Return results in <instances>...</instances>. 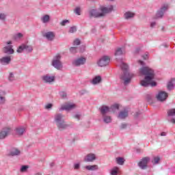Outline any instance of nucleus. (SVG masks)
Segmentation results:
<instances>
[{
  "mask_svg": "<svg viewBox=\"0 0 175 175\" xmlns=\"http://www.w3.org/2000/svg\"><path fill=\"white\" fill-rule=\"evenodd\" d=\"M138 64L140 66H142L139 69L140 75L145 76L144 79L140 82L141 85L142 87H156L157 82L153 81L155 77L154 70L148 66H146V63L142 60H139Z\"/></svg>",
  "mask_w": 175,
  "mask_h": 175,
  "instance_id": "1",
  "label": "nucleus"
},
{
  "mask_svg": "<svg viewBox=\"0 0 175 175\" xmlns=\"http://www.w3.org/2000/svg\"><path fill=\"white\" fill-rule=\"evenodd\" d=\"M113 5H109L107 7H101L100 9H92L89 11V17L92 18H98L99 17H103L107 13H111L113 12Z\"/></svg>",
  "mask_w": 175,
  "mask_h": 175,
  "instance_id": "2",
  "label": "nucleus"
},
{
  "mask_svg": "<svg viewBox=\"0 0 175 175\" xmlns=\"http://www.w3.org/2000/svg\"><path fill=\"white\" fill-rule=\"evenodd\" d=\"M118 66H120L122 70L123 71L122 75L120 76L121 80L124 81V85H128L132 80V75L129 74L128 71V65L122 62V59H117Z\"/></svg>",
  "mask_w": 175,
  "mask_h": 175,
  "instance_id": "3",
  "label": "nucleus"
},
{
  "mask_svg": "<svg viewBox=\"0 0 175 175\" xmlns=\"http://www.w3.org/2000/svg\"><path fill=\"white\" fill-rule=\"evenodd\" d=\"M118 109H120V105L118 104H114L111 107L103 105L100 108V111L102 116H106V114H107V113H110V111L116 113V111L118 110Z\"/></svg>",
  "mask_w": 175,
  "mask_h": 175,
  "instance_id": "4",
  "label": "nucleus"
},
{
  "mask_svg": "<svg viewBox=\"0 0 175 175\" xmlns=\"http://www.w3.org/2000/svg\"><path fill=\"white\" fill-rule=\"evenodd\" d=\"M12 44L13 42L12 40L5 42V45L2 49L3 54H7V55H12L14 54V49H13Z\"/></svg>",
  "mask_w": 175,
  "mask_h": 175,
  "instance_id": "5",
  "label": "nucleus"
},
{
  "mask_svg": "<svg viewBox=\"0 0 175 175\" xmlns=\"http://www.w3.org/2000/svg\"><path fill=\"white\" fill-rule=\"evenodd\" d=\"M62 56L59 54H57L53 57L52 60V66H54L57 70L62 69V62H61Z\"/></svg>",
  "mask_w": 175,
  "mask_h": 175,
  "instance_id": "6",
  "label": "nucleus"
},
{
  "mask_svg": "<svg viewBox=\"0 0 175 175\" xmlns=\"http://www.w3.org/2000/svg\"><path fill=\"white\" fill-rule=\"evenodd\" d=\"M151 159L148 157H144L141 159V161L138 163V166L142 169V170H145V169H147L148 166V162Z\"/></svg>",
  "mask_w": 175,
  "mask_h": 175,
  "instance_id": "7",
  "label": "nucleus"
},
{
  "mask_svg": "<svg viewBox=\"0 0 175 175\" xmlns=\"http://www.w3.org/2000/svg\"><path fill=\"white\" fill-rule=\"evenodd\" d=\"M76 105L73 103H66L61 106L60 108H59V111H64V110H66V111H69L70 110H73V109H75Z\"/></svg>",
  "mask_w": 175,
  "mask_h": 175,
  "instance_id": "8",
  "label": "nucleus"
},
{
  "mask_svg": "<svg viewBox=\"0 0 175 175\" xmlns=\"http://www.w3.org/2000/svg\"><path fill=\"white\" fill-rule=\"evenodd\" d=\"M109 63L110 57H109V56H103L97 62V64L101 68L103 66H107V64Z\"/></svg>",
  "mask_w": 175,
  "mask_h": 175,
  "instance_id": "9",
  "label": "nucleus"
},
{
  "mask_svg": "<svg viewBox=\"0 0 175 175\" xmlns=\"http://www.w3.org/2000/svg\"><path fill=\"white\" fill-rule=\"evenodd\" d=\"M12 132V129L10 127H5L0 131V140H3L5 137H8Z\"/></svg>",
  "mask_w": 175,
  "mask_h": 175,
  "instance_id": "10",
  "label": "nucleus"
},
{
  "mask_svg": "<svg viewBox=\"0 0 175 175\" xmlns=\"http://www.w3.org/2000/svg\"><path fill=\"white\" fill-rule=\"evenodd\" d=\"M169 94L166 92L161 91L158 93L156 98L159 102H165Z\"/></svg>",
  "mask_w": 175,
  "mask_h": 175,
  "instance_id": "11",
  "label": "nucleus"
},
{
  "mask_svg": "<svg viewBox=\"0 0 175 175\" xmlns=\"http://www.w3.org/2000/svg\"><path fill=\"white\" fill-rule=\"evenodd\" d=\"M8 155V157H18L21 155V150L17 148H11Z\"/></svg>",
  "mask_w": 175,
  "mask_h": 175,
  "instance_id": "12",
  "label": "nucleus"
},
{
  "mask_svg": "<svg viewBox=\"0 0 175 175\" xmlns=\"http://www.w3.org/2000/svg\"><path fill=\"white\" fill-rule=\"evenodd\" d=\"M86 61H87V59H85V57H81L75 59L72 62V65L74 66H81V65H84V64H85Z\"/></svg>",
  "mask_w": 175,
  "mask_h": 175,
  "instance_id": "13",
  "label": "nucleus"
},
{
  "mask_svg": "<svg viewBox=\"0 0 175 175\" xmlns=\"http://www.w3.org/2000/svg\"><path fill=\"white\" fill-rule=\"evenodd\" d=\"M169 9V5H164L160 10H159L157 14H156V18H162L163 17V14H165V12Z\"/></svg>",
  "mask_w": 175,
  "mask_h": 175,
  "instance_id": "14",
  "label": "nucleus"
},
{
  "mask_svg": "<svg viewBox=\"0 0 175 175\" xmlns=\"http://www.w3.org/2000/svg\"><path fill=\"white\" fill-rule=\"evenodd\" d=\"M10 62H12V56L10 55L3 56L0 58V65H9Z\"/></svg>",
  "mask_w": 175,
  "mask_h": 175,
  "instance_id": "15",
  "label": "nucleus"
},
{
  "mask_svg": "<svg viewBox=\"0 0 175 175\" xmlns=\"http://www.w3.org/2000/svg\"><path fill=\"white\" fill-rule=\"evenodd\" d=\"M42 80L44 83L51 84V83H54L55 81V77L50 75H46L42 77Z\"/></svg>",
  "mask_w": 175,
  "mask_h": 175,
  "instance_id": "16",
  "label": "nucleus"
},
{
  "mask_svg": "<svg viewBox=\"0 0 175 175\" xmlns=\"http://www.w3.org/2000/svg\"><path fill=\"white\" fill-rule=\"evenodd\" d=\"M128 116H129V111L125 109L120 111L118 114V118L119 120H125V118H128Z\"/></svg>",
  "mask_w": 175,
  "mask_h": 175,
  "instance_id": "17",
  "label": "nucleus"
},
{
  "mask_svg": "<svg viewBox=\"0 0 175 175\" xmlns=\"http://www.w3.org/2000/svg\"><path fill=\"white\" fill-rule=\"evenodd\" d=\"M43 37L46 38L49 42H53L55 39V33L54 31H48L43 34Z\"/></svg>",
  "mask_w": 175,
  "mask_h": 175,
  "instance_id": "18",
  "label": "nucleus"
},
{
  "mask_svg": "<svg viewBox=\"0 0 175 175\" xmlns=\"http://www.w3.org/2000/svg\"><path fill=\"white\" fill-rule=\"evenodd\" d=\"M56 126H57L59 131H65V129L69 128V124H67L65 120H63L62 122L56 124Z\"/></svg>",
  "mask_w": 175,
  "mask_h": 175,
  "instance_id": "19",
  "label": "nucleus"
},
{
  "mask_svg": "<svg viewBox=\"0 0 175 175\" xmlns=\"http://www.w3.org/2000/svg\"><path fill=\"white\" fill-rule=\"evenodd\" d=\"M64 116L62 113H56L54 117V122L55 124H59V122H62V121H65Z\"/></svg>",
  "mask_w": 175,
  "mask_h": 175,
  "instance_id": "20",
  "label": "nucleus"
},
{
  "mask_svg": "<svg viewBox=\"0 0 175 175\" xmlns=\"http://www.w3.org/2000/svg\"><path fill=\"white\" fill-rule=\"evenodd\" d=\"M15 133L18 136H23L25 133V127L19 126L15 129Z\"/></svg>",
  "mask_w": 175,
  "mask_h": 175,
  "instance_id": "21",
  "label": "nucleus"
},
{
  "mask_svg": "<svg viewBox=\"0 0 175 175\" xmlns=\"http://www.w3.org/2000/svg\"><path fill=\"white\" fill-rule=\"evenodd\" d=\"M96 159V155L95 154L90 153L87 154L85 158V162H94Z\"/></svg>",
  "mask_w": 175,
  "mask_h": 175,
  "instance_id": "22",
  "label": "nucleus"
},
{
  "mask_svg": "<svg viewBox=\"0 0 175 175\" xmlns=\"http://www.w3.org/2000/svg\"><path fill=\"white\" fill-rule=\"evenodd\" d=\"M85 169H86V170H89L90 172H95V170H98V169H99V167L98 165H86L85 166Z\"/></svg>",
  "mask_w": 175,
  "mask_h": 175,
  "instance_id": "23",
  "label": "nucleus"
},
{
  "mask_svg": "<svg viewBox=\"0 0 175 175\" xmlns=\"http://www.w3.org/2000/svg\"><path fill=\"white\" fill-rule=\"evenodd\" d=\"M24 35L21 33H17L16 34H14L12 36L13 40H15L16 42H18V40H21L23 39Z\"/></svg>",
  "mask_w": 175,
  "mask_h": 175,
  "instance_id": "24",
  "label": "nucleus"
},
{
  "mask_svg": "<svg viewBox=\"0 0 175 175\" xmlns=\"http://www.w3.org/2000/svg\"><path fill=\"white\" fill-rule=\"evenodd\" d=\"M101 81L102 77L100 76H96L92 79V84L96 85V84H99V83H100Z\"/></svg>",
  "mask_w": 175,
  "mask_h": 175,
  "instance_id": "25",
  "label": "nucleus"
},
{
  "mask_svg": "<svg viewBox=\"0 0 175 175\" xmlns=\"http://www.w3.org/2000/svg\"><path fill=\"white\" fill-rule=\"evenodd\" d=\"M124 18L126 20H129L131 18H133L135 17V13L131 12H126L124 13Z\"/></svg>",
  "mask_w": 175,
  "mask_h": 175,
  "instance_id": "26",
  "label": "nucleus"
},
{
  "mask_svg": "<svg viewBox=\"0 0 175 175\" xmlns=\"http://www.w3.org/2000/svg\"><path fill=\"white\" fill-rule=\"evenodd\" d=\"M41 21L44 23V24H47V23H49V21H50V16L49 15H44L41 18Z\"/></svg>",
  "mask_w": 175,
  "mask_h": 175,
  "instance_id": "27",
  "label": "nucleus"
},
{
  "mask_svg": "<svg viewBox=\"0 0 175 175\" xmlns=\"http://www.w3.org/2000/svg\"><path fill=\"white\" fill-rule=\"evenodd\" d=\"M103 121H104V122H105V124H110V122H111V121H112L111 117H110L109 116L103 115Z\"/></svg>",
  "mask_w": 175,
  "mask_h": 175,
  "instance_id": "28",
  "label": "nucleus"
},
{
  "mask_svg": "<svg viewBox=\"0 0 175 175\" xmlns=\"http://www.w3.org/2000/svg\"><path fill=\"white\" fill-rule=\"evenodd\" d=\"M8 18V14L5 12H0V21H6Z\"/></svg>",
  "mask_w": 175,
  "mask_h": 175,
  "instance_id": "29",
  "label": "nucleus"
},
{
  "mask_svg": "<svg viewBox=\"0 0 175 175\" xmlns=\"http://www.w3.org/2000/svg\"><path fill=\"white\" fill-rule=\"evenodd\" d=\"M167 88L169 91H172L174 88V83H173V79L168 82Z\"/></svg>",
  "mask_w": 175,
  "mask_h": 175,
  "instance_id": "30",
  "label": "nucleus"
},
{
  "mask_svg": "<svg viewBox=\"0 0 175 175\" xmlns=\"http://www.w3.org/2000/svg\"><path fill=\"white\" fill-rule=\"evenodd\" d=\"M120 170V168L118 167H114L111 170V175H118V171Z\"/></svg>",
  "mask_w": 175,
  "mask_h": 175,
  "instance_id": "31",
  "label": "nucleus"
},
{
  "mask_svg": "<svg viewBox=\"0 0 175 175\" xmlns=\"http://www.w3.org/2000/svg\"><path fill=\"white\" fill-rule=\"evenodd\" d=\"M116 161L118 165H124V163L125 162V160L122 157H117Z\"/></svg>",
  "mask_w": 175,
  "mask_h": 175,
  "instance_id": "32",
  "label": "nucleus"
},
{
  "mask_svg": "<svg viewBox=\"0 0 175 175\" xmlns=\"http://www.w3.org/2000/svg\"><path fill=\"white\" fill-rule=\"evenodd\" d=\"M24 48H25V50L27 53H31L32 51V50H33V49L32 48V46L28 45V44H24Z\"/></svg>",
  "mask_w": 175,
  "mask_h": 175,
  "instance_id": "33",
  "label": "nucleus"
},
{
  "mask_svg": "<svg viewBox=\"0 0 175 175\" xmlns=\"http://www.w3.org/2000/svg\"><path fill=\"white\" fill-rule=\"evenodd\" d=\"M124 54V51L121 48H118L116 50L115 55L118 56V55H122Z\"/></svg>",
  "mask_w": 175,
  "mask_h": 175,
  "instance_id": "34",
  "label": "nucleus"
},
{
  "mask_svg": "<svg viewBox=\"0 0 175 175\" xmlns=\"http://www.w3.org/2000/svg\"><path fill=\"white\" fill-rule=\"evenodd\" d=\"M168 117H173L175 116V109H169L167 111Z\"/></svg>",
  "mask_w": 175,
  "mask_h": 175,
  "instance_id": "35",
  "label": "nucleus"
},
{
  "mask_svg": "<svg viewBox=\"0 0 175 175\" xmlns=\"http://www.w3.org/2000/svg\"><path fill=\"white\" fill-rule=\"evenodd\" d=\"M159 161H161V159L159 157H154L152 161V163L153 165H158V163H159Z\"/></svg>",
  "mask_w": 175,
  "mask_h": 175,
  "instance_id": "36",
  "label": "nucleus"
},
{
  "mask_svg": "<svg viewBox=\"0 0 175 175\" xmlns=\"http://www.w3.org/2000/svg\"><path fill=\"white\" fill-rule=\"evenodd\" d=\"M76 31H77V27H76V26H72V27H70L68 32H69V33H75V32H76Z\"/></svg>",
  "mask_w": 175,
  "mask_h": 175,
  "instance_id": "37",
  "label": "nucleus"
},
{
  "mask_svg": "<svg viewBox=\"0 0 175 175\" xmlns=\"http://www.w3.org/2000/svg\"><path fill=\"white\" fill-rule=\"evenodd\" d=\"M25 48H24V44L18 46V49L16 50V52L18 53H23L24 51Z\"/></svg>",
  "mask_w": 175,
  "mask_h": 175,
  "instance_id": "38",
  "label": "nucleus"
},
{
  "mask_svg": "<svg viewBox=\"0 0 175 175\" xmlns=\"http://www.w3.org/2000/svg\"><path fill=\"white\" fill-rule=\"evenodd\" d=\"M77 50H79V48L77 47L72 46L70 48V51L72 54H75V53H77Z\"/></svg>",
  "mask_w": 175,
  "mask_h": 175,
  "instance_id": "39",
  "label": "nucleus"
},
{
  "mask_svg": "<svg viewBox=\"0 0 175 175\" xmlns=\"http://www.w3.org/2000/svg\"><path fill=\"white\" fill-rule=\"evenodd\" d=\"M8 80L10 81H14V75L13 74V72L10 73Z\"/></svg>",
  "mask_w": 175,
  "mask_h": 175,
  "instance_id": "40",
  "label": "nucleus"
},
{
  "mask_svg": "<svg viewBox=\"0 0 175 175\" xmlns=\"http://www.w3.org/2000/svg\"><path fill=\"white\" fill-rule=\"evenodd\" d=\"M168 122H171V124H175V118H173L172 116H168Z\"/></svg>",
  "mask_w": 175,
  "mask_h": 175,
  "instance_id": "41",
  "label": "nucleus"
},
{
  "mask_svg": "<svg viewBox=\"0 0 175 175\" xmlns=\"http://www.w3.org/2000/svg\"><path fill=\"white\" fill-rule=\"evenodd\" d=\"M59 94L61 98H62V99H65L67 96L66 92H60Z\"/></svg>",
  "mask_w": 175,
  "mask_h": 175,
  "instance_id": "42",
  "label": "nucleus"
},
{
  "mask_svg": "<svg viewBox=\"0 0 175 175\" xmlns=\"http://www.w3.org/2000/svg\"><path fill=\"white\" fill-rule=\"evenodd\" d=\"M28 165H23L21 167V172H22L23 173H24L25 172H26L28 170Z\"/></svg>",
  "mask_w": 175,
  "mask_h": 175,
  "instance_id": "43",
  "label": "nucleus"
},
{
  "mask_svg": "<svg viewBox=\"0 0 175 175\" xmlns=\"http://www.w3.org/2000/svg\"><path fill=\"white\" fill-rule=\"evenodd\" d=\"M66 24H69V20H64L60 23V25H62V27H65Z\"/></svg>",
  "mask_w": 175,
  "mask_h": 175,
  "instance_id": "44",
  "label": "nucleus"
},
{
  "mask_svg": "<svg viewBox=\"0 0 175 175\" xmlns=\"http://www.w3.org/2000/svg\"><path fill=\"white\" fill-rule=\"evenodd\" d=\"M128 126V124L126 123H122L120 126V129H126Z\"/></svg>",
  "mask_w": 175,
  "mask_h": 175,
  "instance_id": "45",
  "label": "nucleus"
},
{
  "mask_svg": "<svg viewBox=\"0 0 175 175\" xmlns=\"http://www.w3.org/2000/svg\"><path fill=\"white\" fill-rule=\"evenodd\" d=\"M52 107H53V104L51 103H49L45 105V109L46 110H49V109H52Z\"/></svg>",
  "mask_w": 175,
  "mask_h": 175,
  "instance_id": "46",
  "label": "nucleus"
},
{
  "mask_svg": "<svg viewBox=\"0 0 175 175\" xmlns=\"http://www.w3.org/2000/svg\"><path fill=\"white\" fill-rule=\"evenodd\" d=\"M78 50H79L80 53H84L85 51V46H81L80 48H78Z\"/></svg>",
  "mask_w": 175,
  "mask_h": 175,
  "instance_id": "47",
  "label": "nucleus"
},
{
  "mask_svg": "<svg viewBox=\"0 0 175 175\" xmlns=\"http://www.w3.org/2000/svg\"><path fill=\"white\" fill-rule=\"evenodd\" d=\"M74 169L75 170H79V169H80V163H75Z\"/></svg>",
  "mask_w": 175,
  "mask_h": 175,
  "instance_id": "48",
  "label": "nucleus"
},
{
  "mask_svg": "<svg viewBox=\"0 0 175 175\" xmlns=\"http://www.w3.org/2000/svg\"><path fill=\"white\" fill-rule=\"evenodd\" d=\"M74 118H76L78 120H80V118H81V114L77 113L74 116Z\"/></svg>",
  "mask_w": 175,
  "mask_h": 175,
  "instance_id": "49",
  "label": "nucleus"
},
{
  "mask_svg": "<svg viewBox=\"0 0 175 175\" xmlns=\"http://www.w3.org/2000/svg\"><path fill=\"white\" fill-rule=\"evenodd\" d=\"M80 44V40L76 39L74 41V46H79Z\"/></svg>",
  "mask_w": 175,
  "mask_h": 175,
  "instance_id": "50",
  "label": "nucleus"
},
{
  "mask_svg": "<svg viewBox=\"0 0 175 175\" xmlns=\"http://www.w3.org/2000/svg\"><path fill=\"white\" fill-rule=\"evenodd\" d=\"M80 12H81V10H80V8H77L76 9H75V12L76 13V14H77L78 16H80Z\"/></svg>",
  "mask_w": 175,
  "mask_h": 175,
  "instance_id": "51",
  "label": "nucleus"
},
{
  "mask_svg": "<svg viewBox=\"0 0 175 175\" xmlns=\"http://www.w3.org/2000/svg\"><path fill=\"white\" fill-rule=\"evenodd\" d=\"M5 103V97L0 96V105Z\"/></svg>",
  "mask_w": 175,
  "mask_h": 175,
  "instance_id": "52",
  "label": "nucleus"
},
{
  "mask_svg": "<svg viewBox=\"0 0 175 175\" xmlns=\"http://www.w3.org/2000/svg\"><path fill=\"white\" fill-rule=\"evenodd\" d=\"M142 58L144 59H148V53H146L145 55H142Z\"/></svg>",
  "mask_w": 175,
  "mask_h": 175,
  "instance_id": "53",
  "label": "nucleus"
},
{
  "mask_svg": "<svg viewBox=\"0 0 175 175\" xmlns=\"http://www.w3.org/2000/svg\"><path fill=\"white\" fill-rule=\"evenodd\" d=\"M156 25H157V23H155V22H152L150 23V27L151 28H154V27H155Z\"/></svg>",
  "mask_w": 175,
  "mask_h": 175,
  "instance_id": "54",
  "label": "nucleus"
},
{
  "mask_svg": "<svg viewBox=\"0 0 175 175\" xmlns=\"http://www.w3.org/2000/svg\"><path fill=\"white\" fill-rule=\"evenodd\" d=\"M87 92H88L87 90H82L81 91V94L84 95V94H87Z\"/></svg>",
  "mask_w": 175,
  "mask_h": 175,
  "instance_id": "55",
  "label": "nucleus"
},
{
  "mask_svg": "<svg viewBox=\"0 0 175 175\" xmlns=\"http://www.w3.org/2000/svg\"><path fill=\"white\" fill-rule=\"evenodd\" d=\"M161 136H166V133L162 132V133H161Z\"/></svg>",
  "mask_w": 175,
  "mask_h": 175,
  "instance_id": "56",
  "label": "nucleus"
},
{
  "mask_svg": "<svg viewBox=\"0 0 175 175\" xmlns=\"http://www.w3.org/2000/svg\"><path fill=\"white\" fill-rule=\"evenodd\" d=\"M35 175H42V173H40V172H37V173L35 174Z\"/></svg>",
  "mask_w": 175,
  "mask_h": 175,
  "instance_id": "57",
  "label": "nucleus"
},
{
  "mask_svg": "<svg viewBox=\"0 0 175 175\" xmlns=\"http://www.w3.org/2000/svg\"><path fill=\"white\" fill-rule=\"evenodd\" d=\"M50 165H51V167H53V166H54V163H51Z\"/></svg>",
  "mask_w": 175,
  "mask_h": 175,
  "instance_id": "58",
  "label": "nucleus"
},
{
  "mask_svg": "<svg viewBox=\"0 0 175 175\" xmlns=\"http://www.w3.org/2000/svg\"><path fill=\"white\" fill-rule=\"evenodd\" d=\"M109 1H114V0H109Z\"/></svg>",
  "mask_w": 175,
  "mask_h": 175,
  "instance_id": "59",
  "label": "nucleus"
},
{
  "mask_svg": "<svg viewBox=\"0 0 175 175\" xmlns=\"http://www.w3.org/2000/svg\"><path fill=\"white\" fill-rule=\"evenodd\" d=\"M93 31V32H94V31H95V30H92Z\"/></svg>",
  "mask_w": 175,
  "mask_h": 175,
  "instance_id": "60",
  "label": "nucleus"
}]
</instances>
